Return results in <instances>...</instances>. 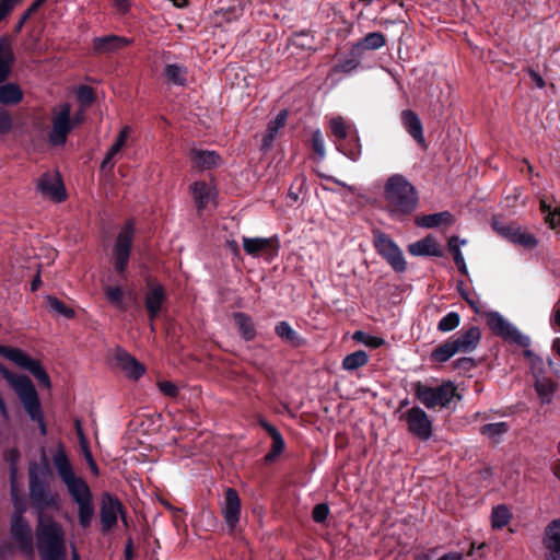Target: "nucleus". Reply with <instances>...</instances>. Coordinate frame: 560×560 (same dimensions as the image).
<instances>
[{"instance_id":"1","label":"nucleus","mask_w":560,"mask_h":560,"mask_svg":"<svg viewBox=\"0 0 560 560\" xmlns=\"http://www.w3.org/2000/svg\"><path fill=\"white\" fill-rule=\"evenodd\" d=\"M52 459L59 477L78 505V520L80 526L88 528L92 524L95 514L93 494L89 485L85 480L74 474L62 445H59Z\"/></svg>"},{"instance_id":"56","label":"nucleus","mask_w":560,"mask_h":560,"mask_svg":"<svg viewBox=\"0 0 560 560\" xmlns=\"http://www.w3.org/2000/svg\"><path fill=\"white\" fill-rule=\"evenodd\" d=\"M159 389L163 395L168 397H175L178 394V387L176 384L170 381L159 382Z\"/></svg>"},{"instance_id":"36","label":"nucleus","mask_w":560,"mask_h":560,"mask_svg":"<svg viewBox=\"0 0 560 560\" xmlns=\"http://www.w3.org/2000/svg\"><path fill=\"white\" fill-rule=\"evenodd\" d=\"M368 361V353L363 350H358L345 357L342 361V368L347 371H354L365 365Z\"/></svg>"},{"instance_id":"18","label":"nucleus","mask_w":560,"mask_h":560,"mask_svg":"<svg viewBox=\"0 0 560 560\" xmlns=\"http://www.w3.org/2000/svg\"><path fill=\"white\" fill-rule=\"evenodd\" d=\"M221 511L226 525L231 530H233L236 527L241 515V500L234 489L228 488L225 490L224 500L221 504Z\"/></svg>"},{"instance_id":"50","label":"nucleus","mask_w":560,"mask_h":560,"mask_svg":"<svg viewBox=\"0 0 560 560\" xmlns=\"http://www.w3.org/2000/svg\"><path fill=\"white\" fill-rule=\"evenodd\" d=\"M466 240H460L457 236H452L448 240V250L452 253L454 261L464 257L460 250V246L466 245Z\"/></svg>"},{"instance_id":"41","label":"nucleus","mask_w":560,"mask_h":560,"mask_svg":"<svg viewBox=\"0 0 560 560\" xmlns=\"http://www.w3.org/2000/svg\"><path fill=\"white\" fill-rule=\"evenodd\" d=\"M386 40L382 33L372 32L365 35L362 39L361 45L364 49L376 50L385 45Z\"/></svg>"},{"instance_id":"60","label":"nucleus","mask_w":560,"mask_h":560,"mask_svg":"<svg viewBox=\"0 0 560 560\" xmlns=\"http://www.w3.org/2000/svg\"><path fill=\"white\" fill-rule=\"evenodd\" d=\"M19 458V452L16 450H12L10 453V472H11V481L14 482V478L18 471L16 460Z\"/></svg>"},{"instance_id":"43","label":"nucleus","mask_w":560,"mask_h":560,"mask_svg":"<svg viewBox=\"0 0 560 560\" xmlns=\"http://www.w3.org/2000/svg\"><path fill=\"white\" fill-rule=\"evenodd\" d=\"M460 316L456 312H450L444 317H442L438 324V329L442 332H448L454 330L459 326Z\"/></svg>"},{"instance_id":"34","label":"nucleus","mask_w":560,"mask_h":560,"mask_svg":"<svg viewBox=\"0 0 560 560\" xmlns=\"http://www.w3.org/2000/svg\"><path fill=\"white\" fill-rule=\"evenodd\" d=\"M535 386L541 402H550L555 392V383L550 378L544 376L535 380Z\"/></svg>"},{"instance_id":"29","label":"nucleus","mask_w":560,"mask_h":560,"mask_svg":"<svg viewBox=\"0 0 560 560\" xmlns=\"http://www.w3.org/2000/svg\"><path fill=\"white\" fill-rule=\"evenodd\" d=\"M127 135H128L127 128H124L119 132L115 142L110 145V148L108 149V151L106 152V154L102 161V164H101L102 170H109V171L113 170V167H114L113 160L121 151L122 147L125 145V143L127 141Z\"/></svg>"},{"instance_id":"33","label":"nucleus","mask_w":560,"mask_h":560,"mask_svg":"<svg viewBox=\"0 0 560 560\" xmlns=\"http://www.w3.org/2000/svg\"><path fill=\"white\" fill-rule=\"evenodd\" d=\"M460 351L458 350L455 341L453 340V338H451L443 345L435 348L432 351L431 358L435 362L443 363V362L448 361L452 357H454L455 354H457Z\"/></svg>"},{"instance_id":"35","label":"nucleus","mask_w":560,"mask_h":560,"mask_svg":"<svg viewBox=\"0 0 560 560\" xmlns=\"http://www.w3.org/2000/svg\"><path fill=\"white\" fill-rule=\"evenodd\" d=\"M234 320L244 339L252 340L255 337L256 330L254 324L247 315L244 313H235Z\"/></svg>"},{"instance_id":"22","label":"nucleus","mask_w":560,"mask_h":560,"mask_svg":"<svg viewBox=\"0 0 560 560\" xmlns=\"http://www.w3.org/2000/svg\"><path fill=\"white\" fill-rule=\"evenodd\" d=\"M408 252L412 256H433L441 257L442 249L436 240L429 235L415 243L409 244Z\"/></svg>"},{"instance_id":"40","label":"nucleus","mask_w":560,"mask_h":560,"mask_svg":"<svg viewBox=\"0 0 560 560\" xmlns=\"http://www.w3.org/2000/svg\"><path fill=\"white\" fill-rule=\"evenodd\" d=\"M276 332L282 340L287 342H290L292 345L299 343L298 332L287 322H280L276 326Z\"/></svg>"},{"instance_id":"61","label":"nucleus","mask_w":560,"mask_h":560,"mask_svg":"<svg viewBox=\"0 0 560 560\" xmlns=\"http://www.w3.org/2000/svg\"><path fill=\"white\" fill-rule=\"evenodd\" d=\"M37 408H38V413L37 415H34V413H31L30 411H26L28 413V416L35 420V421H38L39 423V428H40V432L43 434H46V425L44 423V420H43V413H42V408H40V404H39V400L37 399Z\"/></svg>"},{"instance_id":"8","label":"nucleus","mask_w":560,"mask_h":560,"mask_svg":"<svg viewBox=\"0 0 560 560\" xmlns=\"http://www.w3.org/2000/svg\"><path fill=\"white\" fill-rule=\"evenodd\" d=\"M23 508H16L10 523V534L18 548L26 556H34V536L28 521L23 516Z\"/></svg>"},{"instance_id":"54","label":"nucleus","mask_w":560,"mask_h":560,"mask_svg":"<svg viewBox=\"0 0 560 560\" xmlns=\"http://www.w3.org/2000/svg\"><path fill=\"white\" fill-rule=\"evenodd\" d=\"M80 448H81V452L91 469V471L93 472V475L97 476L100 474V470H98V467L92 456V453L90 451V447H89V443L88 444H80Z\"/></svg>"},{"instance_id":"44","label":"nucleus","mask_w":560,"mask_h":560,"mask_svg":"<svg viewBox=\"0 0 560 560\" xmlns=\"http://www.w3.org/2000/svg\"><path fill=\"white\" fill-rule=\"evenodd\" d=\"M510 521V512L504 505H499L493 509L491 515V523L493 528H502Z\"/></svg>"},{"instance_id":"27","label":"nucleus","mask_w":560,"mask_h":560,"mask_svg":"<svg viewBox=\"0 0 560 560\" xmlns=\"http://www.w3.org/2000/svg\"><path fill=\"white\" fill-rule=\"evenodd\" d=\"M14 55L9 40L5 37L0 38V83L4 82L10 73Z\"/></svg>"},{"instance_id":"38","label":"nucleus","mask_w":560,"mask_h":560,"mask_svg":"<svg viewBox=\"0 0 560 560\" xmlns=\"http://www.w3.org/2000/svg\"><path fill=\"white\" fill-rule=\"evenodd\" d=\"M524 355L528 360L535 380L544 377L546 373V364L544 360L529 349L524 350Z\"/></svg>"},{"instance_id":"45","label":"nucleus","mask_w":560,"mask_h":560,"mask_svg":"<svg viewBox=\"0 0 560 560\" xmlns=\"http://www.w3.org/2000/svg\"><path fill=\"white\" fill-rule=\"evenodd\" d=\"M337 148L340 152H342L347 158H349L352 161L359 160L362 151V145L360 138L355 136L353 140V144L345 145L341 143L337 144Z\"/></svg>"},{"instance_id":"12","label":"nucleus","mask_w":560,"mask_h":560,"mask_svg":"<svg viewBox=\"0 0 560 560\" xmlns=\"http://www.w3.org/2000/svg\"><path fill=\"white\" fill-rule=\"evenodd\" d=\"M71 107L68 103L60 104L52 110L51 130L48 140L52 145H62L67 141V137L73 128L71 121Z\"/></svg>"},{"instance_id":"32","label":"nucleus","mask_w":560,"mask_h":560,"mask_svg":"<svg viewBox=\"0 0 560 560\" xmlns=\"http://www.w3.org/2000/svg\"><path fill=\"white\" fill-rule=\"evenodd\" d=\"M23 93L19 85L5 83L0 85V103L3 105H15L22 101Z\"/></svg>"},{"instance_id":"30","label":"nucleus","mask_w":560,"mask_h":560,"mask_svg":"<svg viewBox=\"0 0 560 560\" xmlns=\"http://www.w3.org/2000/svg\"><path fill=\"white\" fill-rule=\"evenodd\" d=\"M288 118V112L281 110L278 113L275 119H272L267 127L266 135L262 138V148H269L276 138L278 131L285 125Z\"/></svg>"},{"instance_id":"58","label":"nucleus","mask_w":560,"mask_h":560,"mask_svg":"<svg viewBox=\"0 0 560 560\" xmlns=\"http://www.w3.org/2000/svg\"><path fill=\"white\" fill-rule=\"evenodd\" d=\"M77 96L85 104H91L94 98L92 89L86 85H82L78 89Z\"/></svg>"},{"instance_id":"17","label":"nucleus","mask_w":560,"mask_h":560,"mask_svg":"<svg viewBox=\"0 0 560 560\" xmlns=\"http://www.w3.org/2000/svg\"><path fill=\"white\" fill-rule=\"evenodd\" d=\"M493 229L503 237L511 241L512 243L522 245L524 247L533 248L537 245V241L535 236L525 230H523L520 225L515 223L511 224H500L494 221L492 223Z\"/></svg>"},{"instance_id":"28","label":"nucleus","mask_w":560,"mask_h":560,"mask_svg":"<svg viewBox=\"0 0 560 560\" xmlns=\"http://www.w3.org/2000/svg\"><path fill=\"white\" fill-rule=\"evenodd\" d=\"M453 221V215L448 211L425 214L416 219L417 225L427 229L451 225Z\"/></svg>"},{"instance_id":"59","label":"nucleus","mask_w":560,"mask_h":560,"mask_svg":"<svg viewBox=\"0 0 560 560\" xmlns=\"http://www.w3.org/2000/svg\"><path fill=\"white\" fill-rule=\"evenodd\" d=\"M12 126V120L10 115L0 107V133L8 132Z\"/></svg>"},{"instance_id":"3","label":"nucleus","mask_w":560,"mask_h":560,"mask_svg":"<svg viewBox=\"0 0 560 560\" xmlns=\"http://www.w3.org/2000/svg\"><path fill=\"white\" fill-rule=\"evenodd\" d=\"M385 199L393 213L408 214L418 205L416 188L401 175L388 178L384 189Z\"/></svg>"},{"instance_id":"47","label":"nucleus","mask_w":560,"mask_h":560,"mask_svg":"<svg viewBox=\"0 0 560 560\" xmlns=\"http://www.w3.org/2000/svg\"><path fill=\"white\" fill-rule=\"evenodd\" d=\"M105 296L106 299L114 304L116 307L120 310H125L126 305L122 301L124 291L119 287L108 285L105 288Z\"/></svg>"},{"instance_id":"16","label":"nucleus","mask_w":560,"mask_h":560,"mask_svg":"<svg viewBox=\"0 0 560 560\" xmlns=\"http://www.w3.org/2000/svg\"><path fill=\"white\" fill-rule=\"evenodd\" d=\"M118 516L125 521L124 508L119 500L104 493L101 501V524L103 532H109L116 525Z\"/></svg>"},{"instance_id":"2","label":"nucleus","mask_w":560,"mask_h":560,"mask_svg":"<svg viewBox=\"0 0 560 560\" xmlns=\"http://www.w3.org/2000/svg\"><path fill=\"white\" fill-rule=\"evenodd\" d=\"M35 538L42 560H67L66 532L51 516L40 515L37 518Z\"/></svg>"},{"instance_id":"26","label":"nucleus","mask_w":560,"mask_h":560,"mask_svg":"<svg viewBox=\"0 0 560 560\" xmlns=\"http://www.w3.org/2000/svg\"><path fill=\"white\" fill-rule=\"evenodd\" d=\"M189 155L192 165L200 170H208L214 167L220 162V156L214 151L191 149Z\"/></svg>"},{"instance_id":"24","label":"nucleus","mask_w":560,"mask_h":560,"mask_svg":"<svg viewBox=\"0 0 560 560\" xmlns=\"http://www.w3.org/2000/svg\"><path fill=\"white\" fill-rule=\"evenodd\" d=\"M480 339L481 331L476 326L463 330L456 338H453L458 350L464 353L472 352L478 347Z\"/></svg>"},{"instance_id":"10","label":"nucleus","mask_w":560,"mask_h":560,"mask_svg":"<svg viewBox=\"0 0 560 560\" xmlns=\"http://www.w3.org/2000/svg\"><path fill=\"white\" fill-rule=\"evenodd\" d=\"M133 237L135 224L132 221H128L118 233L113 248V264L121 275L128 267Z\"/></svg>"},{"instance_id":"5","label":"nucleus","mask_w":560,"mask_h":560,"mask_svg":"<svg viewBox=\"0 0 560 560\" xmlns=\"http://www.w3.org/2000/svg\"><path fill=\"white\" fill-rule=\"evenodd\" d=\"M0 374L14 389L22 401L25 411L37 415V393L32 381L25 375H15L11 373L2 363H0Z\"/></svg>"},{"instance_id":"7","label":"nucleus","mask_w":560,"mask_h":560,"mask_svg":"<svg viewBox=\"0 0 560 560\" xmlns=\"http://www.w3.org/2000/svg\"><path fill=\"white\" fill-rule=\"evenodd\" d=\"M373 244L376 253L386 260L394 271L399 273L406 271L407 261L404 253L393 238L381 231H376L373 235Z\"/></svg>"},{"instance_id":"64","label":"nucleus","mask_w":560,"mask_h":560,"mask_svg":"<svg viewBox=\"0 0 560 560\" xmlns=\"http://www.w3.org/2000/svg\"><path fill=\"white\" fill-rule=\"evenodd\" d=\"M551 326L560 327V301L553 307L552 317H551Z\"/></svg>"},{"instance_id":"55","label":"nucleus","mask_w":560,"mask_h":560,"mask_svg":"<svg viewBox=\"0 0 560 560\" xmlns=\"http://www.w3.org/2000/svg\"><path fill=\"white\" fill-rule=\"evenodd\" d=\"M329 513V508L325 503L316 504L313 509V518L317 523L324 522Z\"/></svg>"},{"instance_id":"31","label":"nucleus","mask_w":560,"mask_h":560,"mask_svg":"<svg viewBox=\"0 0 560 560\" xmlns=\"http://www.w3.org/2000/svg\"><path fill=\"white\" fill-rule=\"evenodd\" d=\"M198 209H203L212 198V188L205 182H196L190 187Z\"/></svg>"},{"instance_id":"63","label":"nucleus","mask_w":560,"mask_h":560,"mask_svg":"<svg viewBox=\"0 0 560 560\" xmlns=\"http://www.w3.org/2000/svg\"><path fill=\"white\" fill-rule=\"evenodd\" d=\"M74 427H75L77 435L79 439V443L88 444L89 441L83 432V428H82L81 421L79 419L74 420Z\"/></svg>"},{"instance_id":"37","label":"nucleus","mask_w":560,"mask_h":560,"mask_svg":"<svg viewBox=\"0 0 560 560\" xmlns=\"http://www.w3.org/2000/svg\"><path fill=\"white\" fill-rule=\"evenodd\" d=\"M166 79L176 85H183L186 82L187 70L179 65H167L164 69Z\"/></svg>"},{"instance_id":"53","label":"nucleus","mask_w":560,"mask_h":560,"mask_svg":"<svg viewBox=\"0 0 560 560\" xmlns=\"http://www.w3.org/2000/svg\"><path fill=\"white\" fill-rule=\"evenodd\" d=\"M312 143H313V149L314 151L320 156V158H324L325 154H326V151H325V141H324V138H323V135L320 132V130H315L313 132V136H312Z\"/></svg>"},{"instance_id":"4","label":"nucleus","mask_w":560,"mask_h":560,"mask_svg":"<svg viewBox=\"0 0 560 560\" xmlns=\"http://www.w3.org/2000/svg\"><path fill=\"white\" fill-rule=\"evenodd\" d=\"M413 389L417 399L428 409L446 408L454 398L460 399L457 388L452 382H444L439 386H429L417 382Z\"/></svg>"},{"instance_id":"62","label":"nucleus","mask_w":560,"mask_h":560,"mask_svg":"<svg viewBox=\"0 0 560 560\" xmlns=\"http://www.w3.org/2000/svg\"><path fill=\"white\" fill-rule=\"evenodd\" d=\"M357 66H358V63L354 60H346L342 63H339L338 66H336V71L349 73L353 69H355Z\"/></svg>"},{"instance_id":"39","label":"nucleus","mask_w":560,"mask_h":560,"mask_svg":"<svg viewBox=\"0 0 560 560\" xmlns=\"http://www.w3.org/2000/svg\"><path fill=\"white\" fill-rule=\"evenodd\" d=\"M46 303L50 311L60 316H63L66 318H72L74 316V311L55 296L48 295L46 298Z\"/></svg>"},{"instance_id":"15","label":"nucleus","mask_w":560,"mask_h":560,"mask_svg":"<svg viewBox=\"0 0 560 560\" xmlns=\"http://www.w3.org/2000/svg\"><path fill=\"white\" fill-rule=\"evenodd\" d=\"M36 190L45 198L60 202L67 197L63 184L58 173L47 172L39 176Z\"/></svg>"},{"instance_id":"51","label":"nucleus","mask_w":560,"mask_h":560,"mask_svg":"<svg viewBox=\"0 0 560 560\" xmlns=\"http://www.w3.org/2000/svg\"><path fill=\"white\" fill-rule=\"evenodd\" d=\"M271 440H272L271 452L266 456L267 459H271L272 457L278 456L284 447V441H283L280 432H273Z\"/></svg>"},{"instance_id":"14","label":"nucleus","mask_w":560,"mask_h":560,"mask_svg":"<svg viewBox=\"0 0 560 560\" xmlns=\"http://www.w3.org/2000/svg\"><path fill=\"white\" fill-rule=\"evenodd\" d=\"M409 431L420 440H429L432 435V421L427 412L415 406L404 413Z\"/></svg>"},{"instance_id":"46","label":"nucleus","mask_w":560,"mask_h":560,"mask_svg":"<svg viewBox=\"0 0 560 560\" xmlns=\"http://www.w3.org/2000/svg\"><path fill=\"white\" fill-rule=\"evenodd\" d=\"M330 130L337 141L345 140L348 136V126L342 117H334L329 122Z\"/></svg>"},{"instance_id":"11","label":"nucleus","mask_w":560,"mask_h":560,"mask_svg":"<svg viewBox=\"0 0 560 560\" xmlns=\"http://www.w3.org/2000/svg\"><path fill=\"white\" fill-rule=\"evenodd\" d=\"M0 354L18 366L31 372L40 384L45 385L46 387L50 386L49 376L40 366L39 362L32 359L24 351L16 348L0 346Z\"/></svg>"},{"instance_id":"42","label":"nucleus","mask_w":560,"mask_h":560,"mask_svg":"<svg viewBox=\"0 0 560 560\" xmlns=\"http://www.w3.org/2000/svg\"><path fill=\"white\" fill-rule=\"evenodd\" d=\"M541 211L545 213V220L551 229L560 226V207L551 209L550 205H547L545 200L540 202Z\"/></svg>"},{"instance_id":"48","label":"nucleus","mask_w":560,"mask_h":560,"mask_svg":"<svg viewBox=\"0 0 560 560\" xmlns=\"http://www.w3.org/2000/svg\"><path fill=\"white\" fill-rule=\"evenodd\" d=\"M508 431L505 422L489 423L481 428V433L497 441Z\"/></svg>"},{"instance_id":"6","label":"nucleus","mask_w":560,"mask_h":560,"mask_svg":"<svg viewBox=\"0 0 560 560\" xmlns=\"http://www.w3.org/2000/svg\"><path fill=\"white\" fill-rule=\"evenodd\" d=\"M30 497L33 508L36 510L37 518L46 515L48 509L59 510V498L38 478L35 469L30 470Z\"/></svg>"},{"instance_id":"52","label":"nucleus","mask_w":560,"mask_h":560,"mask_svg":"<svg viewBox=\"0 0 560 560\" xmlns=\"http://www.w3.org/2000/svg\"><path fill=\"white\" fill-rule=\"evenodd\" d=\"M45 2V0H35L32 5L24 12V14L20 18L19 22L16 23L15 25V31L16 32H20L24 25V23L26 22V20H28V18L34 13L36 12L40 7L42 4Z\"/></svg>"},{"instance_id":"9","label":"nucleus","mask_w":560,"mask_h":560,"mask_svg":"<svg viewBox=\"0 0 560 560\" xmlns=\"http://www.w3.org/2000/svg\"><path fill=\"white\" fill-rule=\"evenodd\" d=\"M487 324L491 331L506 341L514 342L521 347L527 348L530 345L529 337L523 335L512 323L504 318L499 312H488L485 314Z\"/></svg>"},{"instance_id":"57","label":"nucleus","mask_w":560,"mask_h":560,"mask_svg":"<svg viewBox=\"0 0 560 560\" xmlns=\"http://www.w3.org/2000/svg\"><path fill=\"white\" fill-rule=\"evenodd\" d=\"M20 0H0V22L5 19Z\"/></svg>"},{"instance_id":"21","label":"nucleus","mask_w":560,"mask_h":560,"mask_svg":"<svg viewBox=\"0 0 560 560\" xmlns=\"http://www.w3.org/2000/svg\"><path fill=\"white\" fill-rule=\"evenodd\" d=\"M401 122L406 131L421 145L424 144L425 139L423 135L422 122L411 109H405L401 112Z\"/></svg>"},{"instance_id":"25","label":"nucleus","mask_w":560,"mask_h":560,"mask_svg":"<svg viewBox=\"0 0 560 560\" xmlns=\"http://www.w3.org/2000/svg\"><path fill=\"white\" fill-rule=\"evenodd\" d=\"M165 301V291L162 285H150L148 293L145 294V308L149 313L150 320L159 315L162 311L163 303Z\"/></svg>"},{"instance_id":"13","label":"nucleus","mask_w":560,"mask_h":560,"mask_svg":"<svg viewBox=\"0 0 560 560\" xmlns=\"http://www.w3.org/2000/svg\"><path fill=\"white\" fill-rule=\"evenodd\" d=\"M243 248L247 255L270 261L278 256L280 244L278 236L271 237H243Z\"/></svg>"},{"instance_id":"49","label":"nucleus","mask_w":560,"mask_h":560,"mask_svg":"<svg viewBox=\"0 0 560 560\" xmlns=\"http://www.w3.org/2000/svg\"><path fill=\"white\" fill-rule=\"evenodd\" d=\"M353 339L372 348H378L383 346L385 342L384 339L376 336L366 335L364 331L361 330H358L353 334Z\"/></svg>"},{"instance_id":"23","label":"nucleus","mask_w":560,"mask_h":560,"mask_svg":"<svg viewBox=\"0 0 560 560\" xmlns=\"http://www.w3.org/2000/svg\"><path fill=\"white\" fill-rule=\"evenodd\" d=\"M131 43L130 39L117 35H108L103 37H96L93 40V47L98 54H112L119 49L128 46Z\"/></svg>"},{"instance_id":"19","label":"nucleus","mask_w":560,"mask_h":560,"mask_svg":"<svg viewBox=\"0 0 560 560\" xmlns=\"http://www.w3.org/2000/svg\"><path fill=\"white\" fill-rule=\"evenodd\" d=\"M542 545L546 560H560V518L546 527Z\"/></svg>"},{"instance_id":"20","label":"nucleus","mask_w":560,"mask_h":560,"mask_svg":"<svg viewBox=\"0 0 560 560\" xmlns=\"http://www.w3.org/2000/svg\"><path fill=\"white\" fill-rule=\"evenodd\" d=\"M116 361L119 368L130 378L138 380L145 371L144 366L135 357L121 349L116 352Z\"/></svg>"}]
</instances>
